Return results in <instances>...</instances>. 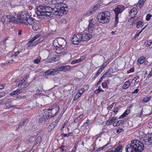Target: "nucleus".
<instances>
[{"mask_svg": "<svg viewBox=\"0 0 152 152\" xmlns=\"http://www.w3.org/2000/svg\"><path fill=\"white\" fill-rule=\"evenodd\" d=\"M80 120V117H77V118H76L74 121V122L75 123H77Z\"/></svg>", "mask_w": 152, "mask_h": 152, "instance_id": "45", "label": "nucleus"}, {"mask_svg": "<svg viewBox=\"0 0 152 152\" xmlns=\"http://www.w3.org/2000/svg\"><path fill=\"white\" fill-rule=\"evenodd\" d=\"M53 45L56 48H58V47H58L59 44L58 42V40H54L53 42Z\"/></svg>", "mask_w": 152, "mask_h": 152, "instance_id": "25", "label": "nucleus"}, {"mask_svg": "<svg viewBox=\"0 0 152 152\" xmlns=\"http://www.w3.org/2000/svg\"><path fill=\"white\" fill-rule=\"evenodd\" d=\"M82 34H77L73 35V37L72 38L71 41L72 44L77 45L82 41Z\"/></svg>", "mask_w": 152, "mask_h": 152, "instance_id": "8", "label": "nucleus"}, {"mask_svg": "<svg viewBox=\"0 0 152 152\" xmlns=\"http://www.w3.org/2000/svg\"><path fill=\"white\" fill-rule=\"evenodd\" d=\"M130 112V110L129 109H126L124 113L120 116L119 119L124 118L128 115Z\"/></svg>", "mask_w": 152, "mask_h": 152, "instance_id": "20", "label": "nucleus"}, {"mask_svg": "<svg viewBox=\"0 0 152 152\" xmlns=\"http://www.w3.org/2000/svg\"><path fill=\"white\" fill-rule=\"evenodd\" d=\"M58 41L59 44L58 48L55 49L56 52L57 53H60L64 51L66 44V41L64 39L59 38L58 39Z\"/></svg>", "mask_w": 152, "mask_h": 152, "instance_id": "6", "label": "nucleus"}, {"mask_svg": "<svg viewBox=\"0 0 152 152\" xmlns=\"http://www.w3.org/2000/svg\"><path fill=\"white\" fill-rule=\"evenodd\" d=\"M59 149H60V152H66V150L64 148H61L59 147Z\"/></svg>", "mask_w": 152, "mask_h": 152, "instance_id": "58", "label": "nucleus"}, {"mask_svg": "<svg viewBox=\"0 0 152 152\" xmlns=\"http://www.w3.org/2000/svg\"><path fill=\"white\" fill-rule=\"evenodd\" d=\"M142 2V0H140L139 1L138 4L137 5V7L138 8L139 7L140 8H141L142 5L141 4V3Z\"/></svg>", "mask_w": 152, "mask_h": 152, "instance_id": "42", "label": "nucleus"}, {"mask_svg": "<svg viewBox=\"0 0 152 152\" xmlns=\"http://www.w3.org/2000/svg\"><path fill=\"white\" fill-rule=\"evenodd\" d=\"M29 85V83H28V82L26 81V82L25 83V84L23 86V88H25L27 87Z\"/></svg>", "mask_w": 152, "mask_h": 152, "instance_id": "64", "label": "nucleus"}, {"mask_svg": "<svg viewBox=\"0 0 152 152\" xmlns=\"http://www.w3.org/2000/svg\"><path fill=\"white\" fill-rule=\"evenodd\" d=\"M142 22L141 21H139L137 22H136V26L137 28L140 27H142Z\"/></svg>", "mask_w": 152, "mask_h": 152, "instance_id": "26", "label": "nucleus"}, {"mask_svg": "<svg viewBox=\"0 0 152 152\" xmlns=\"http://www.w3.org/2000/svg\"><path fill=\"white\" fill-rule=\"evenodd\" d=\"M45 14V15L48 16L49 17H53V15L54 14H53L52 12H50V13H45V14Z\"/></svg>", "mask_w": 152, "mask_h": 152, "instance_id": "44", "label": "nucleus"}, {"mask_svg": "<svg viewBox=\"0 0 152 152\" xmlns=\"http://www.w3.org/2000/svg\"><path fill=\"white\" fill-rule=\"evenodd\" d=\"M53 60L54 62L58 61L60 59V57L58 55H55L53 57Z\"/></svg>", "mask_w": 152, "mask_h": 152, "instance_id": "32", "label": "nucleus"}, {"mask_svg": "<svg viewBox=\"0 0 152 152\" xmlns=\"http://www.w3.org/2000/svg\"><path fill=\"white\" fill-rule=\"evenodd\" d=\"M97 21L95 18H92L89 21L88 26V30L89 33H92L94 29V27L96 25Z\"/></svg>", "mask_w": 152, "mask_h": 152, "instance_id": "9", "label": "nucleus"}, {"mask_svg": "<svg viewBox=\"0 0 152 152\" xmlns=\"http://www.w3.org/2000/svg\"><path fill=\"white\" fill-rule=\"evenodd\" d=\"M109 120H110V122H111V124L115 120H116L117 119L116 117H113V118H109Z\"/></svg>", "mask_w": 152, "mask_h": 152, "instance_id": "43", "label": "nucleus"}, {"mask_svg": "<svg viewBox=\"0 0 152 152\" xmlns=\"http://www.w3.org/2000/svg\"><path fill=\"white\" fill-rule=\"evenodd\" d=\"M11 101H9L7 103H6L5 105L8 108L10 109L12 107H14L16 106V105H11Z\"/></svg>", "mask_w": 152, "mask_h": 152, "instance_id": "24", "label": "nucleus"}, {"mask_svg": "<svg viewBox=\"0 0 152 152\" xmlns=\"http://www.w3.org/2000/svg\"><path fill=\"white\" fill-rule=\"evenodd\" d=\"M27 78L26 77L25 79H24L22 77L20 78L19 83L18 85V87H19L20 86V87L21 88H23V86H24L25 84V83L26 82V80L27 79Z\"/></svg>", "mask_w": 152, "mask_h": 152, "instance_id": "18", "label": "nucleus"}, {"mask_svg": "<svg viewBox=\"0 0 152 152\" xmlns=\"http://www.w3.org/2000/svg\"><path fill=\"white\" fill-rule=\"evenodd\" d=\"M84 91V89L83 88H80L78 91V94L80 95H81L83 93Z\"/></svg>", "mask_w": 152, "mask_h": 152, "instance_id": "38", "label": "nucleus"}, {"mask_svg": "<svg viewBox=\"0 0 152 152\" xmlns=\"http://www.w3.org/2000/svg\"><path fill=\"white\" fill-rule=\"evenodd\" d=\"M34 22L35 19H34V18L31 17V16H30L29 15V17L27 20V21L25 23V24L32 25L34 23Z\"/></svg>", "mask_w": 152, "mask_h": 152, "instance_id": "17", "label": "nucleus"}, {"mask_svg": "<svg viewBox=\"0 0 152 152\" xmlns=\"http://www.w3.org/2000/svg\"><path fill=\"white\" fill-rule=\"evenodd\" d=\"M107 86V83L106 82H104L102 83V86L103 88H105Z\"/></svg>", "mask_w": 152, "mask_h": 152, "instance_id": "62", "label": "nucleus"}, {"mask_svg": "<svg viewBox=\"0 0 152 152\" xmlns=\"http://www.w3.org/2000/svg\"><path fill=\"white\" fill-rule=\"evenodd\" d=\"M137 13V9L135 8H133L131 10L129 13L131 16V18H130V21L132 20V19H133L135 17Z\"/></svg>", "mask_w": 152, "mask_h": 152, "instance_id": "14", "label": "nucleus"}, {"mask_svg": "<svg viewBox=\"0 0 152 152\" xmlns=\"http://www.w3.org/2000/svg\"><path fill=\"white\" fill-rule=\"evenodd\" d=\"M152 143V133H143V145H149Z\"/></svg>", "mask_w": 152, "mask_h": 152, "instance_id": "7", "label": "nucleus"}, {"mask_svg": "<svg viewBox=\"0 0 152 152\" xmlns=\"http://www.w3.org/2000/svg\"><path fill=\"white\" fill-rule=\"evenodd\" d=\"M121 106H118L117 107L114 108V109L113 111V112L115 113H117L119 110V109L121 108Z\"/></svg>", "mask_w": 152, "mask_h": 152, "instance_id": "35", "label": "nucleus"}, {"mask_svg": "<svg viewBox=\"0 0 152 152\" xmlns=\"http://www.w3.org/2000/svg\"><path fill=\"white\" fill-rule=\"evenodd\" d=\"M77 63H78L77 61V59H75L71 62V64H73Z\"/></svg>", "mask_w": 152, "mask_h": 152, "instance_id": "59", "label": "nucleus"}, {"mask_svg": "<svg viewBox=\"0 0 152 152\" xmlns=\"http://www.w3.org/2000/svg\"><path fill=\"white\" fill-rule=\"evenodd\" d=\"M152 17L151 14H148L146 16V20L147 21H149L150 20V18Z\"/></svg>", "mask_w": 152, "mask_h": 152, "instance_id": "39", "label": "nucleus"}, {"mask_svg": "<svg viewBox=\"0 0 152 152\" xmlns=\"http://www.w3.org/2000/svg\"><path fill=\"white\" fill-rule=\"evenodd\" d=\"M130 84L129 81H127L124 83V84L122 86V88L124 89H126L129 87Z\"/></svg>", "mask_w": 152, "mask_h": 152, "instance_id": "23", "label": "nucleus"}, {"mask_svg": "<svg viewBox=\"0 0 152 152\" xmlns=\"http://www.w3.org/2000/svg\"><path fill=\"white\" fill-rule=\"evenodd\" d=\"M111 71L110 69L107 70V71L104 74L106 76L107 75H110Z\"/></svg>", "mask_w": 152, "mask_h": 152, "instance_id": "46", "label": "nucleus"}, {"mask_svg": "<svg viewBox=\"0 0 152 152\" xmlns=\"http://www.w3.org/2000/svg\"><path fill=\"white\" fill-rule=\"evenodd\" d=\"M71 67L69 66L62 65L60 66H58L56 69H51L47 70L45 73L46 75H57L59 73V71H65L69 69Z\"/></svg>", "mask_w": 152, "mask_h": 152, "instance_id": "4", "label": "nucleus"}, {"mask_svg": "<svg viewBox=\"0 0 152 152\" xmlns=\"http://www.w3.org/2000/svg\"><path fill=\"white\" fill-rule=\"evenodd\" d=\"M98 55H100V56H101L102 55V50L101 49H100L97 52Z\"/></svg>", "mask_w": 152, "mask_h": 152, "instance_id": "51", "label": "nucleus"}, {"mask_svg": "<svg viewBox=\"0 0 152 152\" xmlns=\"http://www.w3.org/2000/svg\"><path fill=\"white\" fill-rule=\"evenodd\" d=\"M142 102H140L139 103H138L137 105V106L139 108H141L142 107Z\"/></svg>", "mask_w": 152, "mask_h": 152, "instance_id": "63", "label": "nucleus"}, {"mask_svg": "<svg viewBox=\"0 0 152 152\" xmlns=\"http://www.w3.org/2000/svg\"><path fill=\"white\" fill-rule=\"evenodd\" d=\"M98 5H97L91 7L89 9V10L90 11V12L93 14L96 12V10L98 9Z\"/></svg>", "mask_w": 152, "mask_h": 152, "instance_id": "19", "label": "nucleus"}, {"mask_svg": "<svg viewBox=\"0 0 152 152\" xmlns=\"http://www.w3.org/2000/svg\"><path fill=\"white\" fill-rule=\"evenodd\" d=\"M28 17L29 15L26 13L20 15V16H19L18 21V22H19V23L21 22L22 23L25 24Z\"/></svg>", "mask_w": 152, "mask_h": 152, "instance_id": "12", "label": "nucleus"}, {"mask_svg": "<svg viewBox=\"0 0 152 152\" xmlns=\"http://www.w3.org/2000/svg\"><path fill=\"white\" fill-rule=\"evenodd\" d=\"M140 78L142 80V75H137L136 76L135 78H134L136 80H137L139 78Z\"/></svg>", "mask_w": 152, "mask_h": 152, "instance_id": "50", "label": "nucleus"}, {"mask_svg": "<svg viewBox=\"0 0 152 152\" xmlns=\"http://www.w3.org/2000/svg\"><path fill=\"white\" fill-rule=\"evenodd\" d=\"M137 62L139 65H140L142 63V56L139 58L137 60Z\"/></svg>", "mask_w": 152, "mask_h": 152, "instance_id": "29", "label": "nucleus"}, {"mask_svg": "<svg viewBox=\"0 0 152 152\" xmlns=\"http://www.w3.org/2000/svg\"><path fill=\"white\" fill-rule=\"evenodd\" d=\"M59 105L58 104L53 105L48 109H45V114H47L48 118H51L55 116L58 113L59 110Z\"/></svg>", "mask_w": 152, "mask_h": 152, "instance_id": "5", "label": "nucleus"}, {"mask_svg": "<svg viewBox=\"0 0 152 152\" xmlns=\"http://www.w3.org/2000/svg\"><path fill=\"white\" fill-rule=\"evenodd\" d=\"M47 62L49 63H51L54 62L53 58H49L48 59H47Z\"/></svg>", "mask_w": 152, "mask_h": 152, "instance_id": "57", "label": "nucleus"}, {"mask_svg": "<svg viewBox=\"0 0 152 152\" xmlns=\"http://www.w3.org/2000/svg\"><path fill=\"white\" fill-rule=\"evenodd\" d=\"M80 96L81 95H80L78 94V93H77L75 96L74 98V100L75 101L77 100Z\"/></svg>", "mask_w": 152, "mask_h": 152, "instance_id": "41", "label": "nucleus"}, {"mask_svg": "<svg viewBox=\"0 0 152 152\" xmlns=\"http://www.w3.org/2000/svg\"><path fill=\"white\" fill-rule=\"evenodd\" d=\"M122 145H120L114 150H108L106 152H122Z\"/></svg>", "mask_w": 152, "mask_h": 152, "instance_id": "16", "label": "nucleus"}, {"mask_svg": "<svg viewBox=\"0 0 152 152\" xmlns=\"http://www.w3.org/2000/svg\"><path fill=\"white\" fill-rule=\"evenodd\" d=\"M45 1H47V2L50 4H56L57 5V8L58 7V6L61 5H65L66 6V5L64 4H62V3L64 1V0H45Z\"/></svg>", "mask_w": 152, "mask_h": 152, "instance_id": "10", "label": "nucleus"}, {"mask_svg": "<svg viewBox=\"0 0 152 152\" xmlns=\"http://www.w3.org/2000/svg\"><path fill=\"white\" fill-rule=\"evenodd\" d=\"M110 143L109 142H107V143L106 145H105L103 146L102 147L103 149H105L106 148H107L108 147L107 146V145H109L110 144Z\"/></svg>", "mask_w": 152, "mask_h": 152, "instance_id": "61", "label": "nucleus"}, {"mask_svg": "<svg viewBox=\"0 0 152 152\" xmlns=\"http://www.w3.org/2000/svg\"><path fill=\"white\" fill-rule=\"evenodd\" d=\"M82 35L83 41H88L92 37V35L89 33L83 34Z\"/></svg>", "mask_w": 152, "mask_h": 152, "instance_id": "13", "label": "nucleus"}, {"mask_svg": "<svg viewBox=\"0 0 152 152\" xmlns=\"http://www.w3.org/2000/svg\"><path fill=\"white\" fill-rule=\"evenodd\" d=\"M33 29L34 31H38L40 29V26L39 24H34L32 26Z\"/></svg>", "mask_w": 152, "mask_h": 152, "instance_id": "21", "label": "nucleus"}, {"mask_svg": "<svg viewBox=\"0 0 152 152\" xmlns=\"http://www.w3.org/2000/svg\"><path fill=\"white\" fill-rule=\"evenodd\" d=\"M115 20L114 24V26L116 27L118 22V16L115 15Z\"/></svg>", "mask_w": 152, "mask_h": 152, "instance_id": "30", "label": "nucleus"}, {"mask_svg": "<svg viewBox=\"0 0 152 152\" xmlns=\"http://www.w3.org/2000/svg\"><path fill=\"white\" fill-rule=\"evenodd\" d=\"M40 60L38 59H36L34 60V63L37 64H38L40 62Z\"/></svg>", "mask_w": 152, "mask_h": 152, "instance_id": "55", "label": "nucleus"}, {"mask_svg": "<svg viewBox=\"0 0 152 152\" xmlns=\"http://www.w3.org/2000/svg\"><path fill=\"white\" fill-rule=\"evenodd\" d=\"M142 142L138 140H133L130 144L126 146V152H141L142 151Z\"/></svg>", "mask_w": 152, "mask_h": 152, "instance_id": "2", "label": "nucleus"}, {"mask_svg": "<svg viewBox=\"0 0 152 152\" xmlns=\"http://www.w3.org/2000/svg\"><path fill=\"white\" fill-rule=\"evenodd\" d=\"M101 91L103 92L104 91L102 90V89L100 88V86H99L98 87V89L95 91V93L96 94H99Z\"/></svg>", "mask_w": 152, "mask_h": 152, "instance_id": "36", "label": "nucleus"}, {"mask_svg": "<svg viewBox=\"0 0 152 152\" xmlns=\"http://www.w3.org/2000/svg\"><path fill=\"white\" fill-rule=\"evenodd\" d=\"M15 91H16V94L17 95H18L20 93L22 92L23 91L21 89H18L15 90Z\"/></svg>", "mask_w": 152, "mask_h": 152, "instance_id": "49", "label": "nucleus"}, {"mask_svg": "<svg viewBox=\"0 0 152 152\" xmlns=\"http://www.w3.org/2000/svg\"><path fill=\"white\" fill-rule=\"evenodd\" d=\"M114 104L115 103L114 102L112 103L111 104L107 107V109L108 110H110L113 107Z\"/></svg>", "mask_w": 152, "mask_h": 152, "instance_id": "54", "label": "nucleus"}, {"mask_svg": "<svg viewBox=\"0 0 152 152\" xmlns=\"http://www.w3.org/2000/svg\"><path fill=\"white\" fill-rule=\"evenodd\" d=\"M20 52L21 51H20ZM19 53L20 52L19 51H18L16 52H13L12 53V54H11L10 57H12L13 56H16L19 54Z\"/></svg>", "mask_w": 152, "mask_h": 152, "instance_id": "31", "label": "nucleus"}, {"mask_svg": "<svg viewBox=\"0 0 152 152\" xmlns=\"http://www.w3.org/2000/svg\"><path fill=\"white\" fill-rule=\"evenodd\" d=\"M142 31V28L140 31L138 30L136 33V35H135L134 36V38L137 37Z\"/></svg>", "mask_w": 152, "mask_h": 152, "instance_id": "34", "label": "nucleus"}, {"mask_svg": "<svg viewBox=\"0 0 152 152\" xmlns=\"http://www.w3.org/2000/svg\"><path fill=\"white\" fill-rule=\"evenodd\" d=\"M45 111L44 110L42 113V116L39 118V121L40 123H43L45 122L49 118H48L47 114H45Z\"/></svg>", "mask_w": 152, "mask_h": 152, "instance_id": "15", "label": "nucleus"}, {"mask_svg": "<svg viewBox=\"0 0 152 152\" xmlns=\"http://www.w3.org/2000/svg\"><path fill=\"white\" fill-rule=\"evenodd\" d=\"M106 63V62H104L103 64L101 66V68H102V69H104V68L106 66V64H105Z\"/></svg>", "mask_w": 152, "mask_h": 152, "instance_id": "56", "label": "nucleus"}, {"mask_svg": "<svg viewBox=\"0 0 152 152\" xmlns=\"http://www.w3.org/2000/svg\"><path fill=\"white\" fill-rule=\"evenodd\" d=\"M12 17L11 18L10 20L9 21V22H12L13 23H18L19 22H18V21H17V19L18 18H17L13 16H12Z\"/></svg>", "mask_w": 152, "mask_h": 152, "instance_id": "22", "label": "nucleus"}, {"mask_svg": "<svg viewBox=\"0 0 152 152\" xmlns=\"http://www.w3.org/2000/svg\"><path fill=\"white\" fill-rule=\"evenodd\" d=\"M57 8V5H56L54 8L52 9L50 6H46L40 5L37 6V10L38 12H39L40 15H44L46 13H50L52 12L55 15L62 16L63 15L66 14L69 11V8L67 6L65 5H61Z\"/></svg>", "mask_w": 152, "mask_h": 152, "instance_id": "1", "label": "nucleus"}, {"mask_svg": "<svg viewBox=\"0 0 152 152\" xmlns=\"http://www.w3.org/2000/svg\"><path fill=\"white\" fill-rule=\"evenodd\" d=\"M96 34L97 33L100 34L101 32V28L100 27L97 28L95 30Z\"/></svg>", "mask_w": 152, "mask_h": 152, "instance_id": "40", "label": "nucleus"}, {"mask_svg": "<svg viewBox=\"0 0 152 152\" xmlns=\"http://www.w3.org/2000/svg\"><path fill=\"white\" fill-rule=\"evenodd\" d=\"M90 11L89 10L87 12H86L83 15L87 16H89L92 14V13L90 12Z\"/></svg>", "mask_w": 152, "mask_h": 152, "instance_id": "37", "label": "nucleus"}, {"mask_svg": "<svg viewBox=\"0 0 152 152\" xmlns=\"http://www.w3.org/2000/svg\"><path fill=\"white\" fill-rule=\"evenodd\" d=\"M22 122L23 124L24 125V126H25L26 125L28 121V119L27 118L24 119L23 120H22Z\"/></svg>", "mask_w": 152, "mask_h": 152, "instance_id": "33", "label": "nucleus"}, {"mask_svg": "<svg viewBox=\"0 0 152 152\" xmlns=\"http://www.w3.org/2000/svg\"><path fill=\"white\" fill-rule=\"evenodd\" d=\"M136 22L135 20H133L131 23V26L133 27L134 26H135L136 24Z\"/></svg>", "mask_w": 152, "mask_h": 152, "instance_id": "52", "label": "nucleus"}, {"mask_svg": "<svg viewBox=\"0 0 152 152\" xmlns=\"http://www.w3.org/2000/svg\"><path fill=\"white\" fill-rule=\"evenodd\" d=\"M117 122V123H118V126H119L120 125V124H123L124 123V121L123 120H119V121H118Z\"/></svg>", "mask_w": 152, "mask_h": 152, "instance_id": "53", "label": "nucleus"}, {"mask_svg": "<svg viewBox=\"0 0 152 152\" xmlns=\"http://www.w3.org/2000/svg\"><path fill=\"white\" fill-rule=\"evenodd\" d=\"M42 92V91H41L39 89H38L36 91V92L35 94V95L37 96L41 94Z\"/></svg>", "mask_w": 152, "mask_h": 152, "instance_id": "47", "label": "nucleus"}, {"mask_svg": "<svg viewBox=\"0 0 152 152\" xmlns=\"http://www.w3.org/2000/svg\"><path fill=\"white\" fill-rule=\"evenodd\" d=\"M110 143L109 142H107V143L106 145H105L103 146L102 147L103 149H105L106 148H107L108 147L107 146V145H109L110 144Z\"/></svg>", "mask_w": 152, "mask_h": 152, "instance_id": "60", "label": "nucleus"}, {"mask_svg": "<svg viewBox=\"0 0 152 152\" xmlns=\"http://www.w3.org/2000/svg\"><path fill=\"white\" fill-rule=\"evenodd\" d=\"M97 18L99 23L106 24L110 21V13L108 11L102 12L98 14Z\"/></svg>", "mask_w": 152, "mask_h": 152, "instance_id": "3", "label": "nucleus"}, {"mask_svg": "<svg viewBox=\"0 0 152 152\" xmlns=\"http://www.w3.org/2000/svg\"><path fill=\"white\" fill-rule=\"evenodd\" d=\"M151 99V96H149L148 97L146 96L145 98H143V102H147L149 101Z\"/></svg>", "mask_w": 152, "mask_h": 152, "instance_id": "27", "label": "nucleus"}, {"mask_svg": "<svg viewBox=\"0 0 152 152\" xmlns=\"http://www.w3.org/2000/svg\"><path fill=\"white\" fill-rule=\"evenodd\" d=\"M41 140V137L40 136H38L35 140V144H37L40 142Z\"/></svg>", "mask_w": 152, "mask_h": 152, "instance_id": "28", "label": "nucleus"}, {"mask_svg": "<svg viewBox=\"0 0 152 152\" xmlns=\"http://www.w3.org/2000/svg\"><path fill=\"white\" fill-rule=\"evenodd\" d=\"M125 9V7L122 5H118L114 10L115 15L118 16V14L121 13Z\"/></svg>", "mask_w": 152, "mask_h": 152, "instance_id": "11", "label": "nucleus"}, {"mask_svg": "<svg viewBox=\"0 0 152 152\" xmlns=\"http://www.w3.org/2000/svg\"><path fill=\"white\" fill-rule=\"evenodd\" d=\"M123 131H124L123 129L121 128H120L119 129H117V130L116 132L118 134H119Z\"/></svg>", "mask_w": 152, "mask_h": 152, "instance_id": "48", "label": "nucleus"}]
</instances>
